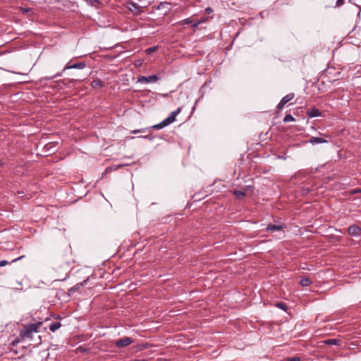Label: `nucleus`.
<instances>
[{
    "mask_svg": "<svg viewBox=\"0 0 361 361\" xmlns=\"http://www.w3.org/2000/svg\"><path fill=\"white\" fill-rule=\"evenodd\" d=\"M42 322H37L34 324H26L23 325L19 332V337L23 341H31L33 335L39 331V327L42 326Z\"/></svg>",
    "mask_w": 361,
    "mask_h": 361,
    "instance_id": "obj_1",
    "label": "nucleus"
},
{
    "mask_svg": "<svg viewBox=\"0 0 361 361\" xmlns=\"http://www.w3.org/2000/svg\"><path fill=\"white\" fill-rule=\"evenodd\" d=\"M181 108L178 107L176 110L172 111L170 115L161 123L152 126V128L159 130L171 124L176 121V116L180 113Z\"/></svg>",
    "mask_w": 361,
    "mask_h": 361,
    "instance_id": "obj_2",
    "label": "nucleus"
},
{
    "mask_svg": "<svg viewBox=\"0 0 361 361\" xmlns=\"http://www.w3.org/2000/svg\"><path fill=\"white\" fill-rule=\"evenodd\" d=\"M133 340L129 337H124L116 341L115 345L117 348H124L130 345Z\"/></svg>",
    "mask_w": 361,
    "mask_h": 361,
    "instance_id": "obj_3",
    "label": "nucleus"
},
{
    "mask_svg": "<svg viewBox=\"0 0 361 361\" xmlns=\"http://www.w3.org/2000/svg\"><path fill=\"white\" fill-rule=\"evenodd\" d=\"M159 78L157 75H152L149 76H140L138 78V82H144V83H149V82H157Z\"/></svg>",
    "mask_w": 361,
    "mask_h": 361,
    "instance_id": "obj_4",
    "label": "nucleus"
},
{
    "mask_svg": "<svg viewBox=\"0 0 361 361\" xmlns=\"http://www.w3.org/2000/svg\"><path fill=\"white\" fill-rule=\"evenodd\" d=\"M127 7L135 15H139L142 12V8L136 3L128 2Z\"/></svg>",
    "mask_w": 361,
    "mask_h": 361,
    "instance_id": "obj_5",
    "label": "nucleus"
},
{
    "mask_svg": "<svg viewBox=\"0 0 361 361\" xmlns=\"http://www.w3.org/2000/svg\"><path fill=\"white\" fill-rule=\"evenodd\" d=\"M295 97V94L293 93H289L285 97H283L279 104L277 105V108L279 109H281L283 108V106L290 101H291Z\"/></svg>",
    "mask_w": 361,
    "mask_h": 361,
    "instance_id": "obj_6",
    "label": "nucleus"
},
{
    "mask_svg": "<svg viewBox=\"0 0 361 361\" xmlns=\"http://www.w3.org/2000/svg\"><path fill=\"white\" fill-rule=\"evenodd\" d=\"M85 66H86V64L84 62H79V63H75L73 64H71L70 63H68L65 66L62 72L65 71L66 70L72 69V68L83 69Z\"/></svg>",
    "mask_w": 361,
    "mask_h": 361,
    "instance_id": "obj_7",
    "label": "nucleus"
},
{
    "mask_svg": "<svg viewBox=\"0 0 361 361\" xmlns=\"http://www.w3.org/2000/svg\"><path fill=\"white\" fill-rule=\"evenodd\" d=\"M348 232L350 235L357 237L361 235V228L358 226L353 225L348 228Z\"/></svg>",
    "mask_w": 361,
    "mask_h": 361,
    "instance_id": "obj_8",
    "label": "nucleus"
},
{
    "mask_svg": "<svg viewBox=\"0 0 361 361\" xmlns=\"http://www.w3.org/2000/svg\"><path fill=\"white\" fill-rule=\"evenodd\" d=\"M308 142H310L312 145H316V144L326 143L327 140L322 137H312L309 140Z\"/></svg>",
    "mask_w": 361,
    "mask_h": 361,
    "instance_id": "obj_9",
    "label": "nucleus"
},
{
    "mask_svg": "<svg viewBox=\"0 0 361 361\" xmlns=\"http://www.w3.org/2000/svg\"><path fill=\"white\" fill-rule=\"evenodd\" d=\"M283 228V226L281 225L269 224L266 228V231L274 232L281 231Z\"/></svg>",
    "mask_w": 361,
    "mask_h": 361,
    "instance_id": "obj_10",
    "label": "nucleus"
},
{
    "mask_svg": "<svg viewBox=\"0 0 361 361\" xmlns=\"http://www.w3.org/2000/svg\"><path fill=\"white\" fill-rule=\"evenodd\" d=\"M307 113L310 118L317 117L321 115L319 110L314 108L309 109Z\"/></svg>",
    "mask_w": 361,
    "mask_h": 361,
    "instance_id": "obj_11",
    "label": "nucleus"
},
{
    "mask_svg": "<svg viewBox=\"0 0 361 361\" xmlns=\"http://www.w3.org/2000/svg\"><path fill=\"white\" fill-rule=\"evenodd\" d=\"M233 195L238 198V199H242L244 197H245L246 195V193H247V191L245 189L243 190H235L233 192Z\"/></svg>",
    "mask_w": 361,
    "mask_h": 361,
    "instance_id": "obj_12",
    "label": "nucleus"
},
{
    "mask_svg": "<svg viewBox=\"0 0 361 361\" xmlns=\"http://www.w3.org/2000/svg\"><path fill=\"white\" fill-rule=\"evenodd\" d=\"M24 257H25L24 255H22V256H20V257H17V258H16V259H14L11 260V262H8V261H7V260H1V261H0V267H4V266H6V265H8V264H11V263L16 262H17V261H18V260H20V259H23Z\"/></svg>",
    "mask_w": 361,
    "mask_h": 361,
    "instance_id": "obj_13",
    "label": "nucleus"
},
{
    "mask_svg": "<svg viewBox=\"0 0 361 361\" xmlns=\"http://www.w3.org/2000/svg\"><path fill=\"white\" fill-rule=\"evenodd\" d=\"M92 86L94 88H100L104 86V82L99 79H95L92 82Z\"/></svg>",
    "mask_w": 361,
    "mask_h": 361,
    "instance_id": "obj_14",
    "label": "nucleus"
},
{
    "mask_svg": "<svg viewBox=\"0 0 361 361\" xmlns=\"http://www.w3.org/2000/svg\"><path fill=\"white\" fill-rule=\"evenodd\" d=\"M61 326V324L60 322H56L54 323H51L49 325V330L52 332H55L57 329H59Z\"/></svg>",
    "mask_w": 361,
    "mask_h": 361,
    "instance_id": "obj_15",
    "label": "nucleus"
},
{
    "mask_svg": "<svg viewBox=\"0 0 361 361\" xmlns=\"http://www.w3.org/2000/svg\"><path fill=\"white\" fill-rule=\"evenodd\" d=\"M300 283L302 286L307 287L311 284V280L309 278H304L300 280Z\"/></svg>",
    "mask_w": 361,
    "mask_h": 361,
    "instance_id": "obj_16",
    "label": "nucleus"
},
{
    "mask_svg": "<svg viewBox=\"0 0 361 361\" xmlns=\"http://www.w3.org/2000/svg\"><path fill=\"white\" fill-rule=\"evenodd\" d=\"M294 121H295V118L290 114H287L283 118V122L284 123H288V122Z\"/></svg>",
    "mask_w": 361,
    "mask_h": 361,
    "instance_id": "obj_17",
    "label": "nucleus"
},
{
    "mask_svg": "<svg viewBox=\"0 0 361 361\" xmlns=\"http://www.w3.org/2000/svg\"><path fill=\"white\" fill-rule=\"evenodd\" d=\"M192 23V20L190 18H188L187 19L183 20L178 23V24L181 25H188Z\"/></svg>",
    "mask_w": 361,
    "mask_h": 361,
    "instance_id": "obj_18",
    "label": "nucleus"
},
{
    "mask_svg": "<svg viewBox=\"0 0 361 361\" xmlns=\"http://www.w3.org/2000/svg\"><path fill=\"white\" fill-rule=\"evenodd\" d=\"M157 47L154 46V47L147 49L145 51L147 54H150L154 52L155 51H157Z\"/></svg>",
    "mask_w": 361,
    "mask_h": 361,
    "instance_id": "obj_19",
    "label": "nucleus"
},
{
    "mask_svg": "<svg viewBox=\"0 0 361 361\" xmlns=\"http://www.w3.org/2000/svg\"><path fill=\"white\" fill-rule=\"evenodd\" d=\"M276 307L281 308V310H283L284 311H286V310H287V306L283 302H278L276 304Z\"/></svg>",
    "mask_w": 361,
    "mask_h": 361,
    "instance_id": "obj_20",
    "label": "nucleus"
},
{
    "mask_svg": "<svg viewBox=\"0 0 361 361\" xmlns=\"http://www.w3.org/2000/svg\"><path fill=\"white\" fill-rule=\"evenodd\" d=\"M337 342L338 341L336 339H329V340H326L324 341V343L326 344H329V345H336V344H337Z\"/></svg>",
    "mask_w": 361,
    "mask_h": 361,
    "instance_id": "obj_21",
    "label": "nucleus"
},
{
    "mask_svg": "<svg viewBox=\"0 0 361 361\" xmlns=\"http://www.w3.org/2000/svg\"><path fill=\"white\" fill-rule=\"evenodd\" d=\"M300 358L299 357H291L287 359V361H300Z\"/></svg>",
    "mask_w": 361,
    "mask_h": 361,
    "instance_id": "obj_22",
    "label": "nucleus"
},
{
    "mask_svg": "<svg viewBox=\"0 0 361 361\" xmlns=\"http://www.w3.org/2000/svg\"><path fill=\"white\" fill-rule=\"evenodd\" d=\"M61 74H62V72H61V73H56L55 75H54V76H51V77H49V78H46L45 79H46V80H51V79H54V78H57V77L61 76Z\"/></svg>",
    "mask_w": 361,
    "mask_h": 361,
    "instance_id": "obj_23",
    "label": "nucleus"
},
{
    "mask_svg": "<svg viewBox=\"0 0 361 361\" xmlns=\"http://www.w3.org/2000/svg\"><path fill=\"white\" fill-rule=\"evenodd\" d=\"M345 0H337L336 1V6L339 7L341 6V5L343 4Z\"/></svg>",
    "mask_w": 361,
    "mask_h": 361,
    "instance_id": "obj_24",
    "label": "nucleus"
},
{
    "mask_svg": "<svg viewBox=\"0 0 361 361\" xmlns=\"http://www.w3.org/2000/svg\"><path fill=\"white\" fill-rule=\"evenodd\" d=\"M207 20H208L207 17L202 18L200 20H199L198 22H199L200 24H202V23H204V22H206Z\"/></svg>",
    "mask_w": 361,
    "mask_h": 361,
    "instance_id": "obj_25",
    "label": "nucleus"
},
{
    "mask_svg": "<svg viewBox=\"0 0 361 361\" xmlns=\"http://www.w3.org/2000/svg\"><path fill=\"white\" fill-rule=\"evenodd\" d=\"M205 12H206L207 13H212V12H213V9H212V8H210V7H208V8H207L205 9Z\"/></svg>",
    "mask_w": 361,
    "mask_h": 361,
    "instance_id": "obj_26",
    "label": "nucleus"
},
{
    "mask_svg": "<svg viewBox=\"0 0 361 361\" xmlns=\"http://www.w3.org/2000/svg\"><path fill=\"white\" fill-rule=\"evenodd\" d=\"M99 2V0H90V3L92 5L94 4H98Z\"/></svg>",
    "mask_w": 361,
    "mask_h": 361,
    "instance_id": "obj_27",
    "label": "nucleus"
},
{
    "mask_svg": "<svg viewBox=\"0 0 361 361\" xmlns=\"http://www.w3.org/2000/svg\"><path fill=\"white\" fill-rule=\"evenodd\" d=\"M112 169L111 168H106L105 171L104 172V173L102 174V176H104V174L107 173L109 171H111Z\"/></svg>",
    "mask_w": 361,
    "mask_h": 361,
    "instance_id": "obj_28",
    "label": "nucleus"
},
{
    "mask_svg": "<svg viewBox=\"0 0 361 361\" xmlns=\"http://www.w3.org/2000/svg\"><path fill=\"white\" fill-rule=\"evenodd\" d=\"M200 25V23H199V22L197 21V22H196L195 23H194V24L192 25V27H193V28H197V27H198V25Z\"/></svg>",
    "mask_w": 361,
    "mask_h": 361,
    "instance_id": "obj_29",
    "label": "nucleus"
},
{
    "mask_svg": "<svg viewBox=\"0 0 361 361\" xmlns=\"http://www.w3.org/2000/svg\"><path fill=\"white\" fill-rule=\"evenodd\" d=\"M142 131H144V129L135 130L133 131V133H137L142 132Z\"/></svg>",
    "mask_w": 361,
    "mask_h": 361,
    "instance_id": "obj_30",
    "label": "nucleus"
},
{
    "mask_svg": "<svg viewBox=\"0 0 361 361\" xmlns=\"http://www.w3.org/2000/svg\"><path fill=\"white\" fill-rule=\"evenodd\" d=\"M87 280H84V281L82 283H78L75 286V287H79L80 286H82L83 283H86Z\"/></svg>",
    "mask_w": 361,
    "mask_h": 361,
    "instance_id": "obj_31",
    "label": "nucleus"
},
{
    "mask_svg": "<svg viewBox=\"0 0 361 361\" xmlns=\"http://www.w3.org/2000/svg\"><path fill=\"white\" fill-rule=\"evenodd\" d=\"M1 164H2V163H1V161L0 160V165H1Z\"/></svg>",
    "mask_w": 361,
    "mask_h": 361,
    "instance_id": "obj_32",
    "label": "nucleus"
}]
</instances>
